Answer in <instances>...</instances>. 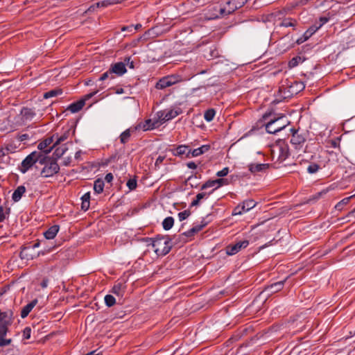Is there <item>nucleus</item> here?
<instances>
[{"label":"nucleus","mask_w":355,"mask_h":355,"mask_svg":"<svg viewBox=\"0 0 355 355\" xmlns=\"http://www.w3.org/2000/svg\"><path fill=\"white\" fill-rule=\"evenodd\" d=\"M130 190H134L137 186V180L135 179H129L126 184Z\"/></svg>","instance_id":"49"},{"label":"nucleus","mask_w":355,"mask_h":355,"mask_svg":"<svg viewBox=\"0 0 355 355\" xmlns=\"http://www.w3.org/2000/svg\"><path fill=\"white\" fill-rule=\"evenodd\" d=\"M69 136V130L65 131L61 136L58 137V135H56L57 140L53 144V147H56L57 146H59L62 142L65 141Z\"/></svg>","instance_id":"33"},{"label":"nucleus","mask_w":355,"mask_h":355,"mask_svg":"<svg viewBox=\"0 0 355 355\" xmlns=\"http://www.w3.org/2000/svg\"><path fill=\"white\" fill-rule=\"evenodd\" d=\"M290 121L284 115L270 119L266 124V130L268 133L275 134L285 128Z\"/></svg>","instance_id":"3"},{"label":"nucleus","mask_w":355,"mask_h":355,"mask_svg":"<svg viewBox=\"0 0 355 355\" xmlns=\"http://www.w3.org/2000/svg\"><path fill=\"white\" fill-rule=\"evenodd\" d=\"M40 164L44 165L41 175L44 178L52 177L60 171V166L55 159L42 155Z\"/></svg>","instance_id":"4"},{"label":"nucleus","mask_w":355,"mask_h":355,"mask_svg":"<svg viewBox=\"0 0 355 355\" xmlns=\"http://www.w3.org/2000/svg\"><path fill=\"white\" fill-rule=\"evenodd\" d=\"M85 105V100L81 99L77 102L71 103L67 108L71 113L79 112Z\"/></svg>","instance_id":"23"},{"label":"nucleus","mask_w":355,"mask_h":355,"mask_svg":"<svg viewBox=\"0 0 355 355\" xmlns=\"http://www.w3.org/2000/svg\"><path fill=\"white\" fill-rule=\"evenodd\" d=\"M181 113V110L170 109L166 110H162L157 112L156 116L159 120V123L163 124L165 122L174 119Z\"/></svg>","instance_id":"7"},{"label":"nucleus","mask_w":355,"mask_h":355,"mask_svg":"<svg viewBox=\"0 0 355 355\" xmlns=\"http://www.w3.org/2000/svg\"><path fill=\"white\" fill-rule=\"evenodd\" d=\"M210 149V145H202L198 148H195L192 150L191 157H198L200 156L207 152H208Z\"/></svg>","instance_id":"28"},{"label":"nucleus","mask_w":355,"mask_h":355,"mask_svg":"<svg viewBox=\"0 0 355 355\" xmlns=\"http://www.w3.org/2000/svg\"><path fill=\"white\" fill-rule=\"evenodd\" d=\"M30 138H31V136L28 133L19 134L17 136V139L19 141H24L28 140Z\"/></svg>","instance_id":"54"},{"label":"nucleus","mask_w":355,"mask_h":355,"mask_svg":"<svg viewBox=\"0 0 355 355\" xmlns=\"http://www.w3.org/2000/svg\"><path fill=\"white\" fill-rule=\"evenodd\" d=\"M224 181L225 180L223 179L208 180L201 186L200 191L207 190L209 188H213L212 189H214L215 191L222 186Z\"/></svg>","instance_id":"17"},{"label":"nucleus","mask_w":355,"mask_h":355,"mask_svg":"<svg viewBox=\"0 0 355 355\" xmlns=\"http://www.w3.org/2000/svg\"><path fill=\"white\" fill-rule=\"evenodd\" d=\"M190 214H191V212L189 210H184L183 211L180 212L178 214L179 220L180 221L185 220L186 218H187L189 216Z\"/></svg>","instance_id":"50"},{"label":"nucleus","mask_w":355,"mask_h":355,"mask_svg":"<svg viewBox=\"0 0 355 355\" xmlns=\"http://www.w3.org/2000/svg\"><path fill=\"white\" fill-rule=\"evenodd\" d=\"M320 24H319V26L318 27H319V28L323 25L325 23H327L328 21V19L327 17H320Z\"/></svg>","instance_id":"61"},{"label":"nucleus","mask_w":355,"mask_h":355,"mask_svg":"<svg viewBox=\"0 0 355 355\" xmlns=\"http://www.w3.org/2000/svg\"><path fill=\"white\" fill-rule=\"evenodd\" d=\"M15 320L14 312L12 309L3 310L0 308V325L9 327Z\"/></svg>","instance_id":"10"},{"label":"nucleus","mask_w":355,"mask_h":355,"mask_svg":"<svg viewBox=\"0 0 355 355\" xmlns=\"http://www.w3.org/2000/svg\"><path fill=\"white\" fill-rule=\"evenodd\" d=\"M110 3H108L107 1H99V2H97L95 4L89 7V8L88 9L89 10H94L95 8H99V7H106L107 6V5H109Z\"/></svg>","instance_id":"46"},{"label":"nucleus","mask_w":355,"mask_h":355,"mask_svg":"<svg viewBox=\"0 0 355 355\" xmlns=\"http://www.w3.org/2000/svg\"><path fill=\"white\" fill-rule=\"evenodd\" d=\"M133 131L134 130L131 131L130 129H127L126 130L123 132L119 137L121 143L123 144H126L130 138L131 132Z\"/></svg>","instance_id":"34"},{"label":"nucleus","mask_w":355,"mask_h":355,"mask_svg":"<svg viewBox=\"0 0 355 355\" xmlns=\"http://www.w3.org/2000/svg\"><path fill=\"white\" fill-rule=\"evenodd\" d=\"M53 137H48L46 139H45L44 140H43L42 141H41L39 144H38V149L40 150H42L45 154H48L49 153L51 150L53 149V145L51 147L50 145L53 143Z\"/></svg>","instance_id":"16"},{"label":"nucleus","mask_w":355,"mask_h":355,"mask_svg":"<svg viewBox=\"0 0 355 355\" xmlns=\"http://www.w3.org/2000/svg\"><path fill=\"white\" fill-rule=\"evenodd\" d=\"M90 202L89 201H83L81 204V208L82 209L87 211L89 208Z\"/></svg>","instance_id":"56"},{"label":"nucleus","mask_w":355,"mask_h":355,"mask_svg":"<svg viewBox=\"0 0 355 355\" xmlns=\"http://www.w3.org/2000/svg\"><path fill=\"white\" fill-rule=\"evenodd\" d=\"M42 155L37 152H33L28 155L21 162V172H26L35 163L41 160Z\"/></svg>","instance_id":"8"},{"label":"nucleus","mask_w":355,"mask_h":355,"mask_svg":"<svg viewBox=\"0 0 355 355\" xmlns=\"http://www.w3.org/2000/svg\"><path fill=\"white\" fill-rule=\"evenodd\" d=\"M284 282L285 280H283L272 284L266 288V290L271 293L278 292L283 288Z\"/></svg>","instance_id":"30"},{"label":"nucleus","mask_w":355,"mask_h":355,"mask_svg":"<svg viewBox=\"0 0 355 355\" xmlns=\"http://www.w3.org/2000/svg\"><path fill=\"white\" fill-rule=\"evenodd\" d=\"M187 166L191 169H196L197 168V164L194 162H189L187 163Z\"/></svg>","instance_id":"59"},{"label":"nucleus","mask_w":355,"mask_h":355,"mask_svg":"<svg viewBox=\"0 0 355 355\" xmlns=\"http://www.w3.org/2000/svg\"><path fill=\"white\" fill-rule=\"evenodd\" d=\"M189 146L187 145H179L175 148L171 150L172 153L173 155L178 157L185 155Z\"/></svg>","instance_id":"29"},{"label":"nucleus","mask_w":355,"mask_h":355,"mask_svg":"<svg viewBox=\"0 0 355 355\" xmlns=\"http://www.w3.org/2000/svg\"><path fill=\"white\" fill-rule=\"evenodd\" d=\"M297 24L296 20L291 18L284 19L280 24L279 26L282 27H295Z\"/></svg>","instance_id":"36"},{"label":"nucleus","mask_w":355,"mask_h":355,"mask_svg":"<svg viewBox=\"0 0 355 355\" xmlns=\"http://www.w3.org/2000/svg\"><path fill=\"white\" fill-rule=\"evenodd\" d=\"M161 124L159 123V120L158 117H156L154 119H147L144 121V123L139 124V128L143 130L146 131L148 130H153L158 128Z\"/></svg>","instance_id":"15"},{"label":"nucleus","mask_w":355,"mask_h":355,"mask_svg":"<svg viewBox=\"0 0 355 355\" xmlns=\"http://www.w3.org/2000/svg\"><path fill=\"white\" fill-rule=\"evenodd\" d=\"M241 204L243 206V208L246 212V211L252 209V208H254L256 206L257 203L254 202V200L248 199V200L243 201Z\"/></svg>","instance_id":"37"},{"label":"nucleus","mask_w":355,"mask_h":355,"mask_svg":"<svg viewBox=\"0 0 355 355\" xmlns=\"http://www.w3.org/2000/svg\"><path fill=\"white\" fill-rule=\"evenodd\" d=\"M164 159H165V157L161 156V155L157 158L155 163V170H157L159 168L160 165L162 164V162H164Z\"/></svg>","instance_id":"51"},{"label":"nucleus","mask_w":355,"mask_h":355,"mask_svg":"<svg viewBox=\"0 0 355 355\" xmlns=\"http://www.w3.org/2000/svg\"><path fill=\"white\" fill-rule=\"evenodd\" d=\"M59 230L58 225L50 227L44 233V236L46 239H53L55 238Z\"/></svg>","instance_id":"26"},{"label":"nucleus","mask_w":355,"mask_h":355,"mask_svg":"<svg viewBox=\"0 0 355 355\" xmlns=\"http://www.w3.org/2000/svg\"><path fill=\"white\" fill-rule=\"evenodd\" d=\"M110 69L115 76H121L127 71L125 63L123 62L112 64Z\"/></svg>","instance_id":"14"},{"label":"nucleus","mask_w":355,"mask_h":355,"mask_svg":"<svg viewBox=\"0 0 355 355\" xmlns=\"http://www.w3.org/2000/svg\"><path fill=\"white\" fill-rule=\"evenodd\" d=\"M216 114V111L214 109H209L205 111L204 114V118L207 122L211 121Z\"/></svg>","instance_id":"39"},{"label":"nucleus","mask_w":355,"mask_h":355,"mask_svg":"<svg viewBox=\"0 0 355 355\" xmlns=\"http://www.w3.org/2000/svg\"><path fill=\"white\" fill-rule=\"evenodd\" d=\"M21 115L24 121H31L35 116L33 109L29 107H23L21 110Z\"/></svg>","instance_id":"21"},{"label":"nucleus","mask_w":355,"mask_h":355,"mask_svg":"<svg viewBox=\"0 0 355 355\" xmlns=\"http://www.w3.org/2000/svg\"><path fill=\"white\" fill-rule=\"evenodd\" d=\"M124 61L128 64H129V67L132 69L134 68V64H133V62H130V58L128 57V58H125Z\"/></svg>","instance_id":"62"},{"label":"nucleus","mask_w":355,"mask_h":355,"mask_svg":"<svg viewBox=\"0 0 355 355\" xmlns=\"http://www.w3.org/2000/svg\"><path fill=\"white\" fill-rule=\"evenodd\" d=\"M26 192V188L24 186H19L13 192L12 198L14 202H18Z\"/></svg>","instance_id":"24"},{"label":"nucleus","mask_w":355,"mask_h":355,"mask_svg":"<svg viewBox=\"0 0 355 355\" xmlns=\"http://www.w3.org/2000/svg\"><path fill=\"white\" fill-rule=\"evenodd\" d=\"M320 168V166L315 163H311L307 167V171L309 173L313 174L315 173Z\"/></svg>","instance_id":"43"},{"label":"nucleus","mask_w":355,"mask_h":355,"mask_svg":"<svg viewBox=\"0 0 355 355\" xmlns=\"http://www.w3.org/2000/svg\"><path fill=\"white\" fill-rule=\"evenodd\" d=\"M206 225L205 223H201V224L195 225L189 231L184 232L183 234L186 236H193L195 234L201 231Z\"/></svg>","instance_id":"25"},{"label":"nucleus","mask_w":355,"mask_h":355,"mask_svg":"<svg viewBox=\"0 0 355 355\" xmlns=\"http://www.w3.org/2000/svg\"><path fill=\"white\" fill-rule=\"evenodd\" d=\"M113 178H114L113 175L111 173H109L106 174V175L105 177V180L107 182H111L113 180Z\"/></svg>","instance_id":"58"},{"label":"nucleus","mask_w":355,"mask_h":355,"mask_svg":"<svg viewBox=\"0 0 355 355\" xmlns=\"http://www.w3.org/2000/svg\"><path fill=\"white\" fill-rule=\"evenodd\" d=\"M269 166V164H250L248 167L251 173H257L265 171Z\"/></svg>","instance_id":"20"},{"label":"nucleus","mask_w":355,"mask_h":355,"mask_svg":"<svg viewBox=\"0 0 355 355\" xmlns=\"http://www.w3.org/2000/svg\"><path fill=\"white\" fill-rule=\"evenodd\" d=\"M200 200L199 199H198V198L196 196V199L193 200L191 203V206L192 207H196V206H198L200 203Z\"/></svg>","instance_id":"64"},{"label":"nucleus","mask_w":355,"mask_h":355,"mask_svg":"<svg viewBox=\"0 0 355 355\" xmlns=\"http://www.w3.org/2000/svg\"><path fill=\"white\" fill-rule=\"evenodd\" d=\"M246 2V0H228L225 1V3L223 4V8L230 11L229 12H224L225 15H228L234 12L238 8H241Z\"/></svg>","instance_id":"11"},{"label":"nucleus","mask_w":355,"mask_h":355,"mask_svg":"<svg viewBox=\"0 0 355 355\" xmlns=\"http://www.w3.org/2000/svg\"><path fill=\"white\" fill-rule=\"evenodd\" d=\"M182 81V78L178 75L167 76L162 78L156 83L157 89H164Z\"/></svg>","instance_id":"6"},{"label":"nucleus","mask_w":355,"mask_h":355,"mask_svg":"<svg viewBox=\"0 0 355 355\" xmlns=\"http://www.w3.org/2000/svg\"><path fill=\"white\" fill-rule=\"evenodd\" d=\"M319 27L312 26L309 28L304 33V36L308 40L318 29Z\"/></svg>","instance_id":"47"},{"label":"nucleus","mask_w":355,"mask_h":355,"mask_svg":"<svg viewBox=\"0 0 355 355\" xmlns=\"http://www.w3.org/2000/svg\"><path fill=\"white\" fill-rule=\"evenodd\" d=\"M229 173V168L225 167L223 168L221 171L217 172L216 175L218 177H224L226 176Z\"/></svg>","instance_id":"55"},{"label":"nucleus","mask_w":355,"mask_h":355,"mask_svg":"<svg viewBox=\"0 0 355 355\" xmlns=\"http://www.w3.org/2000/svg\"><path fill=\"white\" fill-rule=\"evenodd\" d=\"M62 94V89L60 88H55L53 89H51L49 92H46L44 94L43 97L44 98H49L52 97L57 96L58 95H61Z\"/></svg>","instance_id":"31"},{"label":"nucleus","mask_w":355,"mask_h":355,"mask_svg":"<svg viewBox=\"0 0 355 355\" xmlns=\"http://www.w3.org/2000/svg\"><path fill=\"white\" fill-rule=\"evenodd\" d=\"M115 78V76L112 73V72L111 71L110 69H109L108 71H107L106 72L103 73L99 78L98 80L99 81H104L107 79H110V80H112Z\"/></svg>","instance_id":"41"},{"label":"nucleus","mask_w":355,"mask_h":355,"mask_svg":"<svg viewBox=\"0 0 355 355\" xmlns=\"http://www.w3.org/2000/svg\"><path fill=\"white\" fill-rule=\"evenodd\" d=\"M150 243L148 245H152L155 252L158 256H164L168 254L171 246L170 245V239L168 237L157 236L155 239H149Z\"/></svg>","instance_id":"2"},{"label":"nucleus","mask_w":355,"mask_h":355,"mask_svg":"<svg viewBox=\"0 0 355 355\" xmlns=\"http://www.w3.org/2000/svg\"><path fill=\"white\" fill-rule=\"evenodd\" d=\"M306 141L305 137L294 130L291 138V144L297 150H302Z\"/></svg>","instance_id":"13"},{"label":"nucleus","mask_w":355,"mask_h":355,"mask_svg":"<svg viewBox=\"0 0 355 355\" xmlns=\"http://www.w3.org/2000/svg\"><path fill=\"white\" fill-rule=\"evenodd\" d=\"M31 329L29 327H26L23 331V338L29 339L31 338Z\"/></svg>","instance_id":"53"},{"label":"nucleus","mask_w":355,"mask_h":355,"mask_svg":"<svg viewBox=\"0 0 355 355\" xmlns=\"http://www.w3.org/2000/svg\"><path fill=\"white\" fill-rule=\"evenodd\" d=\"M121 31H122L132 32L133 31V25L123 26L121 28Z\"/></svg>","instance_id":"57"},{"label":"nucleus","mask_w":355,"mask_h":355,"mask_svg":"<svg viewBox=\"0 0 355 355\" xmlns=\"http://www.w3.org/2000/svg\"><path fill=\"white\" fill-rule=\"evenodd\" d=\"M332 189H334V187H332L331 186H330L326 189H324L321 191L318 192L317 193L313 195L312 197V199L318 200V199L322 198V196H324V195H326L329 191H331Z\"/></svg>","instance_id":"40"},{"label":"nucleus","mask_w":355,"mask_h":355,"mask_svg":"<svg viewBox=\"0 0 355 355\" xmlns=\"http://www.w3.org/2000/svg\"><path fill=\"white\" fill-rule=\"evenodd\" d=\"M126 285L123 282H116L112 287V292L118 297H122L125 292Z\"/></svg>","instance_id":"19"},{"label":"nucleus","mask_w":355,"mask_h":355,"mask_svg":"<svg viewBox=\"0 0 355 355\" xmlns=\"http://www.w3.org/2000/svg\"><path fill=\"white\" fill-rule=\"evenodd\" d=\"M249 245L248 240H242L234 244L229 245L226 248V253L228 255H234L241 251L242 249L247 248Z\"/></svg>","instance_id":"12"},{"label":"nucleus","mask_w":355,"mask_h":355,"mask_svg":"<svg viewBox=\"0 0 355 355\" xmlns=\"http://www.w3.org/2000/svg\"><path fill=\"white\" fill-rule=\"evenodd\" d=\"M230 11V9L227 10L223 8L222 3H214L207 7L206 15L207 19H214L225 16L224 12H229Z\"/></svg>","instance_id":"5"},{"label":"nucleus","mask_w":355,"mask_h":355,"mask_svg":"<svg viewBox=\"0 0 355 355\" xmlns=\"http://www.w3.org/2000/svg\"><path fill=\"white\" fill-rule=\"evenodd\" d=\"M174 224V219L171 216L166 217L162 222V227L165 230H169Z\"/></svg>","instance_id":"35"},{"label":"nucleus","mask_w":355,"mask_h":355,"mask_svg":"<svg viewBox=\"0 0 355 355\" xmlns=\"http://www.w3.org/2000/svg\"><path fill=\"white\" fill-rule=\"evenodd\" d=\"M354 196H349V197H347V198H343L342 200H340V202H338L336 206H335V209L336 210H342L344 207L345 205H347L349 203V202L350 201V200L354 197Z\"/></svg>","instance_id":"38"},{"label":"nucleus","mask_w":355,"mask_h":355,"mask_svg":"<svg viewBox=\"0 0 355 355\" xmlns=\"http://www.w3.org/2000/svg\"><path fill=\"white\" fill-rule=\"evenodd\" d=\"M243 212H245L244 208H243V206L242 205V204H239V205H237L233 210V212H232V214L233 215H241L242 214Z\"/></svg>","instance_id":"48"},{"label":"nucleus","mask_w":355,"mask_h":355,"mask_svg":"<svg viewBox=\"0 0 355 355\" xmlns=\"http://www.w3.org/2000/svg\"><path fill=\"white\" fill-rule=\"evenodd\" d=\"M83 201H89L90 200V193L89 192L85 193L81 198Z\"/></svg>","instance_id":"60"},{"label":"nucleus","mask_w":355,"mask_h":355,"mask_svg":"<svg viewBox=\"0 0 355 355\" xmlns=\"http://www.w3.org/2000/svg\"><path fill=\"white\" fill-rule=\"evenodd\" d=\"M37 300L35 299L33 301H31L30 303L24 306L21 311V317L22 318H25L28 316L29 313L32 311V309L35 306V305L37 304Z\"/></svg>","instance_id":"22"},{"label":"nucleus","mask_w":355,"mask_h":355,"mask_svg":"<svg viewBox=\"0 0 355 355\" xmlns=\"http://www.w3.org/2000/svg\"><path fill=\"white\" fill-rule=\"evenodd\" d=\"M289 148L284 141H279L270 146V157L272 161L281 163L289 156Z\"/></svg>","instance_id":"1"},{"label":"nucleus","mask_w":355,"mask_h":355,"mask_svg":"<svg viewBox=\"0 0 355 355\" xmlns=\"http://www.w3.org/2000/svg\"><path fill=\"white\" fill-rule=\"evenodd\" d=\"M10 213V208H8L6 211L4 210L2 206H0V223L4 221L6 218V216H8Z\"/></svg>","instance_id":"45"},{"label":"nucleus","mask_w":355,"mask_h":355,"mask_svg":"<svg viewBox=\"0 0 355 355\" xmlns=\"http://www.w3.org/2000/svg\"><path fill=\"white\" fill-rule=\"evenodd\" d=\"M304 88V86L301 83L295 82L293 85L290 86L289 89L283 87H279V92L280 94L283 93V98H286L293 95L294 94H297Z\"/></svg>","instance_id":"9"},{"label":"nucleus","mask_w":355,"mask_h":355,"mask_svg":"<svg viewBox=\"0 0 355 355\" xmlns=\"http://www.w3.org/2000/svg\"><path fill=\"white\" fill-rule=\"evenodd\" d=\"M105 302L107 306L110 307L116 303V300L112 295H107L105 297Z\"/></svg>","instance_id":"44"},{"label":"nucleus","mask_w":355,"mask_h":355,"mask_svg":"<svg viewBox=\"0 0 355 355\" xmlns=\"http://www.w3.org/2000/svg\"><path fill=\"white\" fill-rule=\"evenodd\" d=\"M8 331V327L0 325V347L8 346L12 343V339L5 338Z\"/></svg>","instance_id":"18"},{"label":"nucleus","mask_w":355,"mask_h":355,"mask_svg":"<svg viewBox=\"0 0 355 355\" xmlns=\"http://www.w3.org/2000/svg\"><path fill=\"white\" fill-rule=\"evenodd\" d=\"M97 92H98V91H94V92H92V93H89V94H88L85 95V98H84L85 101L86 100L89 99V98H92V96H94Z\"/></svg>","instance_id":"63"},{"label":"nucleus","mask_w":355,"mask_h":355,"mask_svg":"<svg viewBox=\"0 0 355 355\" xmlns=\"http://www.w3.org/2000/svg\"><path fill=\"white\" fill-rule=\"evenodd\" d=\"M104 182L101 179H97L94 181V190L96 193H101L103 191Z\"/></svg>","instance_id":"32"},{"label":"nucleus","mask_w":355,"mask_h":355,"mask_svg":"<svg viewBox=\"0 0 355 355\" xmlns=\"http://www.w3.org/2000/svg\"><path fill=\"white\" fill-rule=\"evenodd\" d=\"M55 150L53 153L55 159L61 157L68 150L67 144H60L59 146L55 147Z\"/></svg>","instance_id":"27"},{"label":"nucleus","mask_w":355,"mask_h":355,"mask_svg":"<svg viewBox=\"0 0 355 355\" xmlns=\"http://www.w3.org/2000/svg\"><path fill=\"white\" fill-rule=\"evenodd\" d=\"M214 189H211L209 191H207L206 190H203V191H202V192L198 193L196 195V197L198 198V199H199L200 201L201 200H202V199H207L209 198V196L211 193H214Z\"/></svg>","instance_id":"42"},{"label":"nucleus","mask_w":355,"mask_h":355,"mask_svg":"<svg viewBox=\"0 0 355 355\" xmlns=\"http://www.w3.org/2000/svg\"><path fill=\"white\" fill-rule=\"evenodd\" d=\"M301 58L300 57H295V58H293L290 61H289V67H296L298 63H299V60H300Z\"/></svg>","instance_id":"52"}]
</instances>
